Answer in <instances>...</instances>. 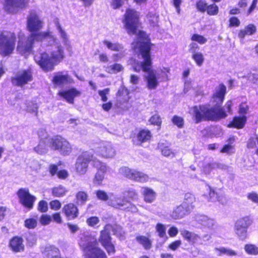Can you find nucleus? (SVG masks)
Segmentation results:
<instances>
[{
	"label": "nucleus",
	"mask_w": 258,
	"mask_h": 258,
	"mask_svg": "<svg viewBox=\"0 0 258 258\" xmlns=\"http://www.w3.org/2000/svg\"><path fill=\"white\" fill-rule=\"evenodd\" d=\"M122 22L124 28L130 35H137L138 39L141 41L137 42V45L134 47L138 57L143 58L140 61L135 58L131 59L134 71L139 73L142 71L148 73L146 76L147 87L150 90L155 89L158 85L155 71L152 69V58L151 50L153 45L151 39L146 32L139 30L142 27L140 13L135 9L128 8L123 15Z\"/></svg>",
	"instance_id": "nucleus-1"
},
{
	"label": "nucleus",
	"mask_w": 258,
	"mask_h": 258,
	"mask_svg": "<svg viewBox=\"0 0 258 258\" xmlns=\"http://www.w3.org/2000/svg\"><path fill=\"white\" fill-rule=\"evenodd\" d=\"M232 105V101L228 100L224 107L215 105L210 107L205 104L194 106L192 107V118L196 123L203 121H218L226 118L228 113H231Z\"/></svg>",
	"instance_id": "nucleus-2"
},
{
	"label": "nucleus",
	"mask_w": 258,
	"mask_h": 258,
	"mask_svg": "<svg viewBox=\"0 0 258 258\" xmlns=\"http://www.w3.org/2000/svg\"><path fill=\"white\" fill-rule=\"evenodd\" d=\"M64 57L63 47L56 45L49 54L46 52L40 53L39 58L36 62L45 72H48L53 71L55 66L61 62Z\"/></svg>",
	"instance_id": "nucleus-3"
},
{
	"label": "nucleus",
	"mask_w": 258,
	"mask_h": 258,
	"mask_svg": "<svg viewBox=\"0 0 258 258\" xmlns=\"http://www.w3.org/2000/svg\"><path fill=\"white\" fill-rule=\"evenodd\" d=\"M79 245L85 258H107L105 252L100 247L94 246L88 235L81 237Z\"/></svg>",
	"instance_id": "nucleus-4"
},
{
	"label": "nucleus",
	"mask_w": 258,
	"mask_h": 258,
	"mask_svg": "<svg viewBox=\"0 0 258 258\" xmlns=\"http://www.w3.org/2000/svg\"><path fill=\"white\" fill-rule=\"evenodd\" d=\"M17 37L15 33L3 31L0 33V55L6 57L12 54L15 49Z\"/></svg>",
	"instance_id": "nucleus-5"
},
{
	"label": "nucleus",
	"mask_w": 258,
	"mask_h": 258,
	"mask_svg": "<svg viewBox=\"0 0 258 258\" xmlns=\"http://www.w3.org/2000/svg\"><path fill=\"white\" fill-rule=\"evenodd\" d=\"M49 146L53 151H58L61 155H69L73 151L71 144L61 135H55L50 139Z\"/></svg>",
	"instance_id": "nucleus-6"
},
{
	"label": "nucleus",
	"mask_w": 258,
	"mask_h": 258,
	"mask_svg": "<svg viewBox=\"0 0 258 258\" xmlns=\"http://www.w3.org/2000/svg\"><path fill=\"white\" fill-rule=\"evenodd\" d=\"M42 26L43 22L39 18L37 14L34 12H30L27 20V30L30 32V34H42L40 40H43L45 38L48 36L49 34L48 32L40 31V30L41 29Z\"/></svg>",
	"instance_id": "nucleus-7"
},
{
	"label": "nucleus",
	"mask_w": 258,
	"mask_h": 258,
	"mask_svg": "<svg viewBox=\"0 0 258 258\" xmlns=\"http://www.w3.org/2000/svg\"><path fill=\"white\" fill-rule=\"evenodd\" d=\"M41 36V33L30 34L25 41L19 39L17 46V51L22 55L30 53L35 41H42L40 40Z\"/></svg>",
	"instance_id": "nucleus-8"
},
{
	"label": "nucleus",
	"mask_w": 258,
	"mask_h": 258,
	"mask_svg": "<svg viewBox=\"0 0 258 258\" xmlns=\"http://www.w3.org/2000/svg\"><path fill=\"white\" fill-rule=\"evenodd\" d=\"M94 155L87 151L83 152L78 157L75 164L76 172L79 175L85 174L89 164L94 161Z\"/></svg>",
	"instance_id": "nucleus-9"
},
{
	"label": "nucleus",
	"mask_w": 258,
	"mask_h": 258,
	"mask_svg": "<svg viewBox=\"0 0 258 258\" xmlns=\"http://www.w3.org/2000/svg\"><path fill=\"white\" fill-rule=\"evenodd\" d=\"M111 227V224H106L103 229L100 231V235L98 238L99 242L108 254H114L116 251L115 246L112 242V237L109 231Z\"/></svg>",
	"instance_id": "nucleus-10"
},
{
	"label": "nucleus",
	"mask_w": 258,
	"mask_h": 258,
	"mask_svg": "<svg viewBox=\"0 0 258 258\" xmlns=\"http://www.w3.org/2000/svg\"><path fill=\"white\" fill-rule=\"evenodd\" d=\"M33 79L32 71L28 68L17 71L14 76L11 77V81L14 86L23 87L32 81Z\"/></svg>",
	"instance_id": "nucleus-11"
},
{
	"label": "nucleus",
	"mask_w": 258,
	"mask_h": 258,
	"mask_svg": "<svg viewBox=\"0 0 258 258\" xmlns=\"http://www.w3.org/2000/svg\"><path fill=\"white\" fill-rule=\"evenodd\" d=\"M19 203L28 210H32L34 206L36 198L31 195L28 188H20L17 191Z\"/></svg>",
	"instance_id": "nucleus-12"
},
{
	"label": "nucleus",
	"mask_w": 258,
	"mask_h": 258,
	"mask_svg": "<svg viewBox=\"0 0 258 258\" xmlns=\"http://www.w3.org/2000/svg\"><path fill=\"white\" fill-rule=\"evenodd\" d=\"M120 173L123 177L137 182L144 183L149 180L147 174L128 167L121 168Z\"/></svg>",
	"instance_id": "nucleus-13"
},
{
	"label": "nucleus",
	"mask_w": 258,
	"mask_h": 258,
	"mask_svg": "<svg viewBox=\"0 0 258 258\" xmlns=\"http://www.w3.org/2000/svg\"><path fill=\"white\" fill-rule=\"evenodd\" d=\"M30 0H5L3 8L5 11L14 14L20 9L28 7Z\"/></svg>",
	"instance_id": "nucleus-14"
},
{
	"label": "nucleus",
	"mask_w": 258,
	"mask_h": 258,
	"mask_svg": "<svg viewBox=\"0 0 258 258\" xmlns=\"http://www.w3.org/2000/svg\"><path fill=\"white\" fill-rule=\"evenodd\" d=\"M62 213L68 221L74 220L78 218L80 211L78 206L73 203L65 204L62 209Z\"/></svg>",
	"instance_id": "nucleus-15"
},
{
	"label": "nucleus",
	"mask_w": 258,
	"mask_h": 258,
	"mask_svg": "<svg viewBox=\"0 0 258 258\" xmlns=\"http://www.w3.org/2000/svg\"><path fill=\"white\" fill-rule=\"evenodd\" d=\"M51 82L54 87L56 88L72 84L74 80L69 74H62V72H58L53 76Z\"/></svg>",
	"instance_id": "nucleus-16"
},
{
	"label": "nucleus",
	"mask_w": 258,
	"mask_h": 258,
	"mask_svg": "<svg viewBox=\"0 0 258 258\" xmlns=\"http://www.w3.org/2000/svg\"><path fill=\"white\" fill-rule=\"evenodd\" d=\"M81 95V92L74 87L60 91L57 93L58 96L64 99L68 103L72 104L74 103L75 98Z\"/></svg>",
	"instance_id": "nucleus-17"
},
{
	"label": "nucleus",
	"mask_w": 258,
	"mask_h": 258,
	"mask_svg": "<svg viewBox=\"0 0 258 258\" xmlns=\"http://www.w3.org/2000/svg\"><path fill=\"white\" fill-rule=\"evenodd\" d=\"M227 93V88L223 83H220L213 93L211 98L213 102H216V105H220L223 103L225 95Z\"/></svg>",
	"instance_id": "nucleus-18"
},
{
	"label": "nucleus",
	"mask_w": 258,
	"mask_h": 258,
	"mask_svg": "<svg viewBox=\"0 0 258 258\" xmlns=\"http://www.w3.org/2000/svg\"><path fill=\"white\" fill-rule=\"evenodd\" d=\"M8 246L15 253L22 252L25 250L24 240L21 236H14L9 240Z\"/></svg>",
	"instance_id": "nucleus-19"
},
{
	"label": "nucleus",
	"mask_w": 258,
	"mask_h": 258,
	"mask_svg": "<svg viewBox=\"0 0 258 258\" xmlns=\"http://www.w3.org/2000/svg\"><path fill=\"white\" fill-rule=\"evenodd\" d=\"M246 121L247 117L245 115L235 116L227 124V127L230 128L242 129L245 126Z\"/></svg>",
	"instance_id": "nucleus-20"
},
{
	"label": "nucleus",
	"mask_w": 258,
	"mask_h": 258,
	"mask_svg": "<svg viewBox=\"0 0 258 258\" xmlns=\"http://www.w3.org/2000/svg\"><path fill=\"white\" fill-rule=\"evenodd\" d=\"M152 137L151 131L147 129H141L136 136L137 141L139 145H142L143 143L150 141Z\"/></svg>",
	"instance_id": "nucleus-21"
},
{
	"label": "nucleus",
	"mask_w": 258,
	"mask_h": 258,
	"mask_svg": "<svg viewBox=\"0 0 258 258\" xmlns=\"http://www.w3.org/2000/svg\"><path fill=\"white\" fill-rule=\"evenodd\" d=\"M142 189V194L145 202L151 203L155 200L156 194L153 189L147 186H143Z\"/></svg>",
	"instance_id": "nucleus-22"
},
{
	"label": "nucleus",
	"mask_w": 258,
	"mask_h": 258,
	"mask_svg": "<svg viewBox=\"0 0 258 258\" xmlns=\"http://www.w3.org/2000/svg\"><path fill=\"white\" fill-rule=\"evenodd\" d=\"M43 254L44 258H57L60 255L58 248L52 245L46 247Z\"/></svg>",
	"instance_id": "nucleus-23"
},
{
	"label": "nucleus",
	"mask_w": 258,
	"mask_h": 258,
	"mask_svg": "<svg viewBox=\"0 0 258 258\" xmlns=\"http://www.w3.org/2000/svg\"><path fill=\"white\" fill-rule=\"evenodd\" d=\"M136 240L145 250H149L152 247V240L148 236L142 235H137L136 237Z\"/></svg>",
	"instance_id": "nucleus-24"
},
{
	"label": "nucleus",
	"mask_w": 258,
	"mask_h": 258,
	"mask_svg": "<svg viewBox=\"0 0 258 258\" xmlns=\"http://www.w3.org/2000/svg\"><path fill=\"white\" fill-rule=\"evenodd\" d=\"M99 152L103 157L108 158L113 157L115 154L113 148L111 145H105L100 147Z\"/></svg>",
	"instance_id": "nucleus-25"
},
{
	"label": "nucleus",
	"mask_w": 258,
	"mask_h": 258,
	"mask_svg": "<svg viewBox=\"0 0 258 258\" xmlns=\"http://www.w3.org/2000/svg\"><path fill=\"white\" fill-rule=\"evenodd\" d=\"M256 32V26L253 24H249L245 27L244 29L239 31L238 36L240 38H243L246 35H252Z\"/></svg>",
	"instance_id": "nucleus-26"
},
{
	"label": "nucleus",
	"mask_w": 258,
	"mask_h": 258,
	"mask_svg": "<svg viewBox=\"0 0 258 258\" xmlns=\"http://www.w3.org/2000/svg\"><path fill=\"white\" fill-rule=\"evenodd\" d=\"M190 210L182 204L177 206L173 210L172 216L175 219H180L188 214Z\"/></svg>",
	"instance_id": "nucleus-27"
},
{
	"label": "nucleus",
	"mask_w": 258,
	"mask_h": 258,
	"mask_svg": "<svg viewBox=\"0 0 258 258\" xmlns=\"http://www.w3.org/2000/svg\"><path fill=\"white\" fill-rule=\"evenodd\" d=\"M129 90L124 86L120 87L116 93V97L121 103L127 102L130 99Z\"/></svg>",
	"instance_id": "nucleus-28"
},
{
	"label": "nucleus",
	"mask_w": 258,
	"mask_h": 258,
	"mask_svg": "<svg viewBox=\"0 0 258 258\" xmlns=\"http://www.w3.org/2000/svg\"><path fill=\"white\" fill-rule=\"evenodd\" d=\"M180 234L184 240L192 244L195 243L200 238L198 234L186 230L181 231Z\"/></svg>",
	"instance_id": "nucleus-29"
},
{
	"label": "nucleus",
	"mask_w": 258,
	"mask_h": 258,
	"mask_svg": "<svg viewBox=\"0 0 258 258\" xmlns=\"http://www.w3.org/2000/svg\"><path fill=\"white\" fill-rule=\"evenodd\" d=\"M195 202L196 198L194 194L188 192L185 194L182 204L190 210L193 208L194 206L192 204Z\"/></svg>",
	"instance_id": "nucleus-30"
},
{
	"label": "nucleus",
	"mask_w": 258,
	"mask_h": 258,
	"mask_svg": "<svg viewBox=\"0 0 258 258\" xmlns=\"http://www.w3.org/2000/svg\"><path fill=\"white\" fill-rule=\"evenodd\" d=\"M252 222L249 216H244L237 220L235 223V226L247 229L251 224Z\"/></svg>",
	"instance_id": "nucleus-31"
},
{
	"label": "nucleus",
	"mask_w": 258,
	"mask_h": 258,
	"mask_svg": "<svg viewBox=\"0 0 258 258\" xmlns=\"http://www.w3.org/2000/svg\"><path fill=\"white\" fill-rule=\"evenodd\" d=\"M52 195L55 197H62L66 195L68 190L62 185H59L51 189Z\"/></svg>",
	"instance_id": "nucleus-32"
},
{
	"label": "nucleus",
	"mask_w": 258,
	"mask_h": 258,
	"mask_svg": "<svg viewBox=\"0 0 258 258\" xmlns=\"http://www.w3.org/2000/svg\"><path fill=\"white\" fill-rule=\"evenodd\" d=\"M161 154L167 157H174L175 156L174 152L169 146L164 145L163 144L159 146Z\"/></svg>",
	"instance_id": "nucleus-33"
},
{
	"label": "nucleus",
	"mask_w": 258,
	"mask_h": 258,
	"mask_svg": "<svg viewBox=\"0 0 258 258\" xmlns=\"http://www.w3.org/2000/svg\"><path fill=\"white\" fill-rule=\"evenodd\" d=\"M93 166L97 169V172L105 174L107 171L108 168L106 164L94 158Z\"/></svg>",
	"instance_id": "nucleus-34"
},
{
	"label": "nucleus",
	"mask_w": 258,
	"mask_h": 258,
	"mask_svg": "<svg viewBox=\"0 0 258 258\" xmlns=\"http://www.w3.org/2000/svg\"><path fill=\"white\" fill-rule=\"evenodd\" d=\"M76 199L81 205L85 204L88 200L87 192L82 190L78 191L76 194Z\"/></svg>",
	"instance_id": "nucleus-35"
},
{
	"label": "nucleus",
	"mask_w": 258,
	"mask_h": 258,
	"mask_svg": "<svg viewBox=\"0 0 258 258\" xmlns=\"http://www.w3.org/2000/svg\"><path fill=\"white\" fill-rule=\"evenodd\" d=\"M191 58L195 61L196 64L199 67L203 65L205 60L204 55L201 52H198L192 54Z\"/></svg>",
	"instance_id": "nucleus-36"
},
{
	"label": "nucleus",
	"mask_w": 258,
	"mask_h": 258,
	"mask_svg": "<svg viewBox=\"0 0 258 258\" xmlns=\"http://www.w3.org/2000/svg\"><path fill=\"white\" fill-rule=\"evenodd\" d=\"M244 249L245 252L249 255H257L258 247L253 244H246L244 245Z\"/></svg>",
	"instance_id": "nucleus-37"
},
{
	"label": "nucleus",
	"mask_w": 258,
	"mask_h": 258,
	"mask_svg": "<svg viewBox=\"0 0 258 258\" xmlns=\"http://www.w3.org/2000/svg\"><path fill=\"white\" fill-rule=\"evenodd\" d=\"M206 12L208 15L216 16L219 13L218 6L215 3L207 5Z\"/></svg>",
	"instance_id": "nucleus-38"
},
{
	"label": "nucleus",
	"mask_w": 258,
	"mask_h": 258,
	"mask_svg": "<svg viewBox=\"0 0 258 258\" xmlns=\"http://www.w3.org/2000/svg\"><path fill=\"white\" fill-rule=\"evenodd\" d=\"M37 225V220L33 218H27L24 221V226L29 229H34Z\"/></svg>",
	"instance_id": "nucleus-39"
},
{
	"label": "nucleus",
	"mask_w": 258,
	"mask_h": 258,
	"mask_svg": "<svg viewBox=\"0 0 258 258\" xmlns=\"http://www.w3.org/2000/svg\"><path fill=\"white\" fill-rule=\"evenodd\" d=\"M155 229L159 237L163 238L166 236V227L164 224L158 223L156 225Z\"/></svg>",
	"instance_id": "nucleus-40"
},
{
	"label": "nucleus",
	"mask_w": 258,
	"mask_h": 258,
	"mask_svg": "<svg viewBox=\"0 0 258 258\" xmlns=\"http://www.w3.org/2000/svg\"><path fill=\"white\" fill-rule=\"evenodd\" d=\"M190 40L192 41L197 42L200 44H204L207 41V39L204 36L196 33L191 35Z\"/></svg>",
	"instance_id": "nucleus-41"
},
{
	"label": "nucleus",
	"mask_w": 258,
	"mask_h": 258,
	"mask_svg": "<svg viewBox=\"0 0 258 258\" xmlns=\"http://www.w3.org/2000/svg\"><path fill=\"white\" fill-rule=\"evenodd\" d=\"M100 222V220L97 216H91L86 219V223L87 225L91 227H97V225Z\"/></svg>",
	"instance_id": "nucleus-42"
},
{
	"label": "nucleus",
	"mask_w": 258,
	"mask_h": 258,
	"mask_svg": "<svg viewBox=\"0 0 258 258\" xmlns=\"http://www.w3.org/2000/svg\"><path fill=\"white\" fill-rule=\"evenodd\" d=\"M235 233L239 238L243 240L247 237V229L235 226Z\"/></svg>",
	"instance_id": "nucleus-43"
},
{
	"label": "nucleus",
	"mask_w": 258,
	"mask_h": 258,
	"mask_svg": "<svg viewBox=\"0 0 258 258\" xmlns=\"http://www.w3.org/2000/svg\"><path fill=\"white\" fill-rule=\"evenodd\" d=\"M124 195L132 200H137L139 197L138 192L134 189H128L125 190Z\"/></svg>",
	"instance_id": "nucleus-44"
},
{
	"label": "nucleus",
	"mask_w": 258,
	"mask_h": 258,
	"mask_svg": "<svg viewBox=\"0 0 258 258\" xmlns=\"http://www.w3.org/2000/svg\"><path fill=\"white\" fill-rule=\"evenodd\" d=\"M149 121L151 124L158 126L159 129L161 128L162 120L161 118L158 114H154L152 115L149 118Z\"/></svg>",
	"instance_id": "nucleus-45"
},
{
	"label": "nucleus",
	"mask_w": 258,
	"mask_h": 258,
	"mask_svg": "<svg viewBox=\"0 0 258 258\" xmlns=\"http://www.w3.org/2000/svg\"><path fill=\"white\" fill-rule=\"evenodd\" d=\"M241 24L240 20L235 16H232L228 20V27L236 28L240 26Z\"/></svg>",
	"instance_id": "nucleus-46"
},
{
	"label": "nucleus",
	"mask_w": 258,
	"mask_h": 258,
	"mask_svg": "<svg viewBox=\"0 0 258 258\" xmlns=\"http://www.w3.org/2000/svg\"><path fill=\"white\" fill-rule=\"evenodd\" d=\"M207 5L205 0H198L196 3V7L199 12L204 13L206 11Z\"/></svg>",
	"instance_id": "nucleus-47"
},
{
	"label": "nucleus",
	"mask_w": 258,
	"mask_h": 258,
	"mask_svg": "<svg viewBox=\"0 0 258 258\" xmlns=\"http://www.w3.org/2000/svg\"><path fill=\"white\" fill-rule=\"evenodd\" d=\"M103 43L109 49H110L111 50L118 51L120 49V45L117 43H112L106 40H104L103 41Z\"/></svg>",
	"instance_id": "nucleus-48"
},
{
	"label": "nucleus",
	"mask_w": 258,
	"mask_h": 258,
	"mask_svg": "<svg viewBox=\"0 0 258 258\" xmlns=\"http://www.w3.org/2000/svg\"><path fill=\"white\" fill-rule=\"evenodd\" d=\"M172 123L178 128H182L184 125V119L182 117L175 115L172 118Z\"/></svg>",
	"instance_id": "nucleus-49"
},
{
	"label": "nucleus",
	"mask_w": 258,
	"mask_h": 258,
	"mask_svg": "<svg viewBox=\"0 0 258 258\" xmlns=\"http://www.w3.org/2000/svg\"><path fill=\"white\" fill-rule=\"evenodd\" d=\"M51 221V217L50 215L48 214H42L41 215L39 218V222L43 226L49 224Z\"/></svg>",
	"instance_id": "nucleus-50"
},
{
	"label": "nucleus",
	"mask_w": 258,
	"mask_h": 258,
	"mask_svg": "<svg viewBox=\"0 0 258 258\" xmlns=\"http://www.w3.org/2000/svg\"><path fill=\"white\" fill-rule=\"evenodd\" d=\"M37 210L40 213H46L48 210V204L46 201L40 200L37 205Z\"/></svg>",
	"instance_id": "nucleus-51"
},
{
	"label": "nucleus",
	"mask_w": 258,
	"mask_h": 258,
	"mask_svg": "<svg viewBox=\"0 0 258 258\" xmlns=\"http://www.w3.org/2000/svg\"><path fill=\"white\" fill-rule=\"evenodd\" d=\"M249 106L246 102H241L239 105L238 112L240 116L245 115L248 112Z\"/></svg>",
	"instance_id": "nucleus-52"
},
{
	"label": "nucleus",
	"mask_w": 258,
	"mask_h": 258,
	"mask_svg": "<svg viewBox=\"0 0 258 258\" xmlns=\"http://www.w3.org/2000/svg\"><path fill=\"white\" fill-rule=\"evenodd\" d=\"M104 175L103 173L97 172L96 173L93 178V182L97 185H102V181L104 179Z\"/></svg>",
	"instance_id": "nucleus-53"
},
{
	"label": "nucleus",
	"mask_w": 258,
	"mask_h": 258,
	"mask_svg": "<svg viewBox=\"0 0 258 258\" xmlns=\"http://www.w3.org/2000/svg\"><path fill=\"white\" fill-rule=\"evenodd\" d=\"M181 241L179 239L174 240L168 245L167 248L172 251H175L181 246Z\"/></svg>",
	"instance_id": "nucleus-54"
},
{
	"label": "nucleus",
	"mask_w": 258,
	"mask_h": 258,
	"mask_svg": "<svg viewBox=\"0 0 258 258\" xmlns=\"http://www.w3.org/2000/svg\"><path fill=\"white\" fill-rule=\"evenodd\" d=\"M49 205L51 210L58 211L61 208V203L58 200H54L50 202Z\"/></svg>",
	"instance_id": "nucleus-55"
},
{
	"label": "nucleus",
	"mask_w": 258,
	"mask_h": 258,
	"mask_svg": "<svg viewBox=\"0 0 258 258\" xmlns=\"http://www.w3.org/2000/svg\"><path fill=\"white\" fill-rule=\"evenodd\" d=\"M128 203V201L125 198H119L116 200L113 207L115 208L120 209L125 206Z\"/></svg>",
	"instance_id": "nucleus-56"
},
{
	"label": "nucleus",
	"mask_w": 258,
	"mask_h": 258,
	"mask_svg": "<svg viewBox=\"0 0 258 258\" xmlns=\"http://www.w3.org/2000/svg\"><path fill=\"white\" fill-rule=\"evenodd\" d=\"M234 150V146L230 144L224 145L223 147L220 149V152L222 153H227L228 154H231L233 153Z\"/></svg>",
	"instance_id": "nucleus-57"
},
{
	"label": "nucleus",
	"mask_w": 258,
	"mask_h": 258,
	"mask_svg": "<svg viewBox=\"0 0 258 258\" xmlns=\"http://www.w3.org/2000/svg\"><path fill=\"white\" fill-rule=\"evenodd\" d=\"M96 195L97 198L101 201H106L108 200L109 197L107 193L102 190H98L96 191Z\"/></svg>",
	"instance_id": "nucleus-58"
},
{
	"label": "nucleus",
	"mask_w": 258,
	"mask_h": 258,
	"mask_svg": "<svg viewBox=\"0 0 258 258\" xmlns=\"http://www.w3.org/2000/svg\"><path fill=\"white\" fill-rule=\"evenodd\" d=\"M109 69L113 73H117L123 70V67L121 64L117 63H114L109 66Z\"/></svg>",
	"instance_id": "nucleus-59"
},
{
	"label": "nucleus",
	"mask_w": 258,
	"mask_h": 258,
	"mask_svg": "<svg viewBox=\"0 0 258 258\" xmlns=\"http://www.w3.org/2000/svg\"><path fill=\"white\" fill-rule=\"evenodd\" d=\"M110 89L109 88H105L102 90H99L98 94L101 96V100L103 102H106L108 98L107 95L109 93Z\"/></svg>",
	"instance_id": "nucleus-60"
},
{
	"label": "nucleus",
	"mask_w": 258,
	"mask_h": 258,
	"mask_svg": "<svg viewBox=\"0 0 258 258\" xmlns=\"http://www.w3.org/2000/svg\"><path fill=\"white\" fill-rule=\"evenodd\" d=\"M52 221L57 224H61L62 223V219L60 213L59 212L53 213L51 215Z\"/></svg>",
	"instance_id": "nucleus-61"
},
{
	"label": "nucleus",
	"mask_w": 258,
	"mask_h": 258,
	"mask_svg": "<svg viewBox=\"0 0 258 258\" xmlns=\"http://www.w3.org/2000/svg\"><path fill=\"white\" fill-rule=\"evenodd\" d=\"M258 0H252L250 6L246 12V16L250 15L256 9Z\"/></svg>",
	"instance_id": "nucleus-62"
},
{
	"label": "nucleus",
	"mask_w": 258,
	"mask_h": 258,
	"mask_svg": "<svg viewBox=\"0 0 258 258\" xmlns=\"http://www.w3.org/2000/svg\"><path fill=\"white\" fill-rule=\"evenodd\" d=\"M48 171L51 176L57 175L58 172L57 165L54 164H50L48 167Z\"/></svg>",
	"instance_id": "nucleus-63"
},
{
	"label": "nucleus",
	"mask_w": 258,
	"mask_h": 258,
	"mask_svg": "<svg viewBox=\"0 0 258 258\" xmlns=\"http://www.w3.org/2000/svg\"><path fill=\"white\" fill-rule=\"evenodd\" d=\"M247 198L255 203H258V195L255 192H251L247 195Z\"/></svg>",
	"instance_id": "nucleus-64"
}]
</instances>
